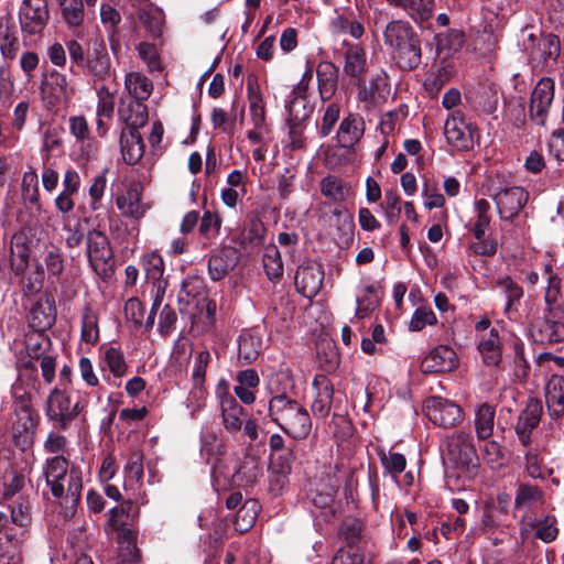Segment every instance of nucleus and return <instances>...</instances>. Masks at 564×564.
I'll return each instance as SVG.
<instances>
[{
  "label": "nucleus",
  "instance_id": "45",
  "mask_svg": "<svg viewBox=\"0 0 564 564\" xmlns=\"http://www.w3.org/2000/svg\"><path fill=\"white\" fill-rule=\"evenodd\" d=\"M496 411L489 403L480 404L475 411V430L479 440H487L494 433Z\"/></svg>",
  "mask_w": 564,
  "mask_h": 564
},
{
  "label": "nucleus",
  "instance_id": "36",
  "mask_svg": "<svg viewBox=\"0 0 564 564\" xmlns=\"http://www.w3.org/2000/svg\"><path fill=\"white\" fill-rule=\"evenodd\" d=\"M316 76L321 98L330 99L337 89V67L332 62H321L316 68Z\"/></svg>",
  "mask_w": 564,
  "mask_h": 564
},
{
  "label": "nucleus",
  "instance_id": "41",
  "mask_svg": "<svg viewBox=\"0 0 564 564\" xmlns=\"http://www.w3.org/2000/svg\"><path fill=\"white\" fill-rule=\"evenodd\" d=\"M30 247L24 232H17L11 239V267L15 273H22L28 267Z\"/></svg>",
  "mask_w": 564,
  "mask_h": 564
},
{
  "label": "nucleus",
  "instance_id": "54",
  "mask_svg": "<svg viewBox=\"0 0 564 564\" xmlns=\"http://www.w3.org/2000/svg\"><path fill=\"white\" fill-rule=\"evenodd\" d=\"M286 109L289 112V122L295 124H301L312 113V108L308 106L305 97L295 96L290 100Z\"/></svg>",
  "mask_w": 564,
  "mask_h": 564
},
{
  "label": "nucleus",
  "instance_id": "2",
  "mask_svg": "<svg viewBox=\"0 0 564 564\" xmlns=\"http://www.w3.org/2000/svg\"><path fill=\"white\" fill-rule=\"evenodd\" d=\"M43 474L52 495L59 499L62 505L74 509L79 503L83 476L78 466L68 468V463L63 456H55L46 460Z\"/></svg>",
  "mask_w": 564,
  "mask_h": 564
},
{
  "label": "nucleus",
  "instance_id": "12",
  "mask_svg": "<svg viewBox=\"0 0 564 564\" xmlns=\"http://www.w3.org/2000/svg\"><path fill=\"white\" fill-rule=\"evenodd\" d=\"M554 99V82L549 77L541 78L531 94L529 112L531 119L544 126Z\"/></svg>",
  "mask_w": 564,
  "mask_h": 564
},
{
  "label": "nucleus",
  "instance_id": "3",
  "mask_svg": "<svg viewBox=\"0 0 564 564\" xmlns=\"http://www.w3.org/2000/svg\"><path fill=\"white\" fill-rule=\"evenodd\" d=\"M269 415L293 438L303 440L311 432L312 422L306 409L285 393H280L279 390H275V394L269 401Z\"/></svg>",
  "mask_w": 564,
  "mask_h": 564
},
{
  "label": "nucleus",
  "instance_id": "13",
  "mask_svg": "<svg viewBox=\"0 0 564 564\" xmlns=\"http://www.w3.org/2000/svg\"><path fill=\"white\" fill-rule=\"evenodd\" d=\"M15 419L12 423V436L15 445L30 446L37 425V415L26 402L21 403L14 411Z\"/></svg>",
  "mask_w": 564,
  "mask_h": 564
},
{
  "label": "nucleus",
  "instance_id": "28",
  "mask_svg": "<svg viewBox=\"0 0 564 564\" xmlns=\"http://www.w3.org/2000/svg\"><path fill=\"white\" fill-rule=\"evenodd\" d=\"M344 52V73L352 78H361L367 72V55L365 48L359 44L343 42Z\"/></svg>",
  "mask_w": 564,
  "mask_h": 564
},
{
  "label": "nucleus",
  "instance_id": "18",
  "mask_svg": "<svg viewBox=\"0 0 564 564\" xmlns=\"http://www.w3.org/2000/svg\"><path fill=\"white\" fill-rule=\"evenodd\" d=\"M56 319L54 296L44 293L34 302L29 313V325L35 332H45L51 328Z\"/></svg>",
  "mask_w": 564,
  "mask_h": 564
},
{
  "label": "nucleus",
  "instance_id": "61",
  "mask_svg": "<svg viewBox=\"0 0 564 564\" xmlns=\"http://www.w3.org/2000/svg\"><path fill=\"white\" fill-rule=\"evenodd\" d=\"M329 223L344 235H351L355 228L352 216L341 207H336L329 216Z\"/></svg>",
  "mask_w": 564,
  "mask_h": 564
},
{
  "label": "nucleus",
  "instance_id": "63",
  "mask_svg": "<svg viewBox=\"0 0 564 564\" xmlns=\"http://www.w3.org/2000/svg\"><path fill=\"white\" fill-rule=\"evenodd\" d=\"M384 215L389 224H395L401 214V199L393 189L387 191L384 194Z\"/></svg>",
  "mask_w": 564,
  "mask_h": 564
},
{
  "label": "nucleus",
  "instance_id": "55",
  "mask_svg": "<svg viewBox=\"0 0 564 564\" xmlns=\"http://www.w3.org/2000/svg\"><path fill=\"white\" fill-rule=\"evenodd\" d=\"M142 267L148 280L161 282L164 274V262L159 253H147L142 259Z\"/></svg>",
  "mask_w": 564,
  "mask_h": 564
},
{
  "label": "nucleus",
  "instance_id": "7",
  "mask_svg": "<svg viewBox=\"0 0 564 564\" xmlns=\"http://www.w3.org/2000/svg\"><path fill=\"white\" fill-rule=\"evenodd\" d=\"M87 256L93 270L101 278L111 273L112 250L108 237L100 230L87 235Z\"/></svg>",
  "mask_w": 564,
  "mask_h": 564
},
{
  "label": "nucleus",
  "instance_id": "14",
  "mask_svg": "<svg viewBox=\"0 0 564 564\" xmlns=\"http://www.w3.org/2000/svg\"><path fill=\"white\" fill-rule=\"evenodd\" d=\"M542 413V402L539 399L530 398L514 425V432L523 447H529L532 444L531 435L533 430L538 427Z\"/></svg>",
  "mask_w": 564,
  "mask_h": 564
},
{
  "label": "nucleus",
  "instance_id": "43",
  "mask_svg": "<svg viewBox=\"0 0 564 564\" xmlns=\"http://www.w3.org/2000/svg\"><path fill=\"white\" fill-rule=\"evenodd\" d=\"M390 95V86L386 74L376 75L360 93L362 101H370L371 104H380L386 101Z\"/></svg>",
  "mask_w": 564,
  "mask_h": 564
},
{
  "label": "nucleus",
  "instance_id": "10",
  "mask_svg": "<svg viewBox=\"0 0 564 564\" xmlns=\"http://www.w3.org/2000/svg\"><path fill=\"white\" fill-rule=\"evenodd\" d=\"M423 410L433 424L444 429L453 427L462 421L460 406L442 397L426 399Z\"/></svg>",
  "mask_w": 564,
  "mask_h": 564
},
{
  "label": "nucleus",
  "instance_id": "1",
  "mask_svg": "<svg viewBox=\"0 0 564 564\" xmlns=\"http://www.w3.org/2000/svg\"><path fill=\"white\" fill-rule=\"evenodd\" d=\"M547 282L544 292L545 308L542 316L531 321L530 333L535 343L552 345L564 341V305L558 303L561 282L558 276L546 267L543 274Z\"/></svg>",
  "mask_w": 564,
  "mask_h": 564
},
{
  "label": "nucleus",
  "instance_id": "21",
  "mask_svg": "<svg viewBox=\"0 0 564 564\" xmlns=\"http://www.w3.org/2000/svg\"><path fill=\"white\" fill-rule=\"evenodd\" d=\"M239 261V252L231 246H224L210 254L208 274L213 281L224 279Z\"/></svg>",
  "mask_w": 564,
  "mask_h": 564
},
{
  "label": "nucleus",
  "instance_id": "58",
  "mask_svg": "<svg viewBox=\"0 0 564 564\" xmlns=\"http://www.w3.org/2000/svg\"><path fill=\"white\" fill-rule=\"evenodd\" d=\"M44 332H35L31 335H28L25 338V349L28 355L32 359H40L43 356H47L45 352V347L50 345L48 338L43 334Z\"/></svg>",
  "mask_w": 564,
  "mask_h": 564
},
{
  "label": "nucleus",
  "instance_id": "60",
  "mask_svg": "<svg viewBox=\"0 0 564 564\" xmlns=\"http://www.w3.org/2000/svg\"><path fill=\"white\" fill-rule=\"evenodd\" d=\"M436 323L437 318L434 312L430 307L422 306L414 311L409 327L412 332H420L425 326H432Z\"/></svg>",
  "mask_w": 564,
  "mask_h": 564
},
{
  "label": "nucleus",
  "instance_id": "31",
  "mask_svg": "<svg viewBox=\"0 0 564 564\" xmlns=\"http://www.w3.org/2000/svg\"><path fill=\"white\" fill-rule=\"evenodd\" d=\"M478 350L487 366H497L502 358V343L497 328L480 335Z\"/></svg>",
  "mask_w": 564,
  "mask_h": 564
},
{
  "label": "nucleus",
  "instance_id": "53",
  "mask_svg": "<svg viewBox=\"0 0 564 564\" xmlns=\"http://www.w3.org/2000/svg\"><path fill=\"white\" fill-rule=\"evenodd\" d=\"M12 523L24 528L31 522V506L28 497L18 495L17 499L9 505Z\"/></svg>",
  "mask_w": 564,
  "mask_h": 564
},
{
  "label": "nucleus",
  "instance_id": "42",
  "mask_svg": "<svg viewBox=\"0 0 564 564\" xmlns=\"http://www.w3.org/2000/svg\"><path fill=\"white\" fill-rule=\"evenodd\" d=\"M124 86L133 101L143 102L153 90L152 82L142 73L131 72L126 75Z\"/></svg>",
  "mask_w": 564,
  "mask_h": 564
},
{
  "label": "nucleus",
  "instance_id": "40",
  "mask_svg": "<svg viewBox=\"0 0 564 564\" xmlns=\"http://www.w3.org/2000/svg\"><path fill=\"white\" fill-rule=\"evenodd\" d=\"M262 349V338L253 330H243L238 339V356L246 364L254 361Z\"/></svg>",
  "mask_w": 564,
  "mask_h": 564
},
{
  "label": "nucleus",
  "instance_id": "25",
  "mask_svg": "<svg viewBox=\"0 0 564 564\" xmlns=\"http://www.w3.org/2000/svg\"><path fill=\"white\" fill-rule=\"evenodd\" d=\"M24 477L12 466L7 455L0 454V496L4 500L12 499L24 486Z\"/></svg>",
  "mask_w": 564,
  "mask_h": 564
},
{
  "label": "nucleus",
  "instance_id": "22",
  "mask_svg": "<svg viewBox=\"0 0 564 564\" xmlns=\"http://www.w3.org/2000/svg\"><path fill=\"white\" fill-rule=\"evenodd\" d=\"M295 285L305 297H314L322 288L324 272L315 263L300 265L295 273Z\"/></svg>",
  "mask_w": 564,
  "mask_h": 564
},
{
  "label": "nucleus",
  "instance_id": "64",
  "mask_svg": "<svg viewBox=\"0 0 564 564\" xmlns=\"http://www.w3.org/2000/svg\"><path fill=\"white\" fill-rule=\"evenodd\" d=\"M105 364L116 377H121L126 372L127 365L123 355L117 348L110 347L106 350Z\"/></svg>",
  "mask_w": 564,
  "mask_h": 564
},
{
  "label": "nucleus",
  "instance_id": "50",
  "mask_svg": "<svg viewBox=\"0 0 564 564\" xmlns=\"http://www.w3.org/2000/svg\"><path fill=\"white\" fill-rule=\"evenodd\" d=\"M436 48L440 53L445 52L446 55L457 52L464 44L465 35L460 30L452 29L446 32L438 33L435 36Z\"/></svg>",
  "mask_w": 564,
  "mask_h": 564
},
{
  "label": "nucleus",
  "instance_id": "57",
  "mask_svg": "<svg viewBox=\"0 0 564 564\" xmlns=\"http://www.w3.org/2000/svg\"><path fill=\"white\" fill-rule=\"evenodd\" d=\"M379 456L384 470L394 478L404 471L406 467V459L403 454L380 451Z\"/></svg>",
  "mask_w": 564,
  "mask_h": 564
},
{
  "label": "nucleus",
  "instance_id": "29",
  "mask_svg": "<svg viewBox=\"0 0 564 564\" xmlns=\"http://www.w3.org/2000/svg\"><path fill=\"white\" fill-rule=\"evenodd\" d=\"M365 133V121L357 115H348L337 130V142L341 148H352Z\"/></svg>",
  "mask_w": 564,
  "mask_h": 564
},
{
  "label": "nucleus",
  "instance_id": "51",
  "mask_svg": "<svg viewBox=\"0 0 564 564\" xmlns=\"http://www.w3.org/2000/svg\"><path fill=\"white\" fill-rule=\"evenodd\" d=\"M263 267L270 280H278L283 275V262L275 245L265 246Z\"/></svg>",
  "mask_w": 564,
  "mask_h": 564
},
{
  "label": "nucleus",
  "instance_id": "46",
  "mask_svg": "<svg viewBox=\"0 0 564 564\" xmlns=\"http://www.w3.org/2000/svg\"><path fill=\"white\" fill-rule=\"evenodd\" d=\"M323 196L334 203L344 202L350 194V188L341 178L335 175H327L319 182Z\"/></svg>",
  "mask_w": 564,
  "mask_h": 564
},
{
  "label": "nucleus",
  "instance_id": "4",
  "mask_svg": "<svg viewBox=\"0 0 564 564\" xmlns=\"http://www.w3.org/2000/svg\"><path fill=\"white\" fill-rule=\"evenodd\" d=\"M487 193L495 200L500 219L508 221L522 210L529 197L523 187L511 185L500 175L489 177Z\"/></svg>",
  "mask_w": 564,
  "mask_h": 564
},
{
  "label": "nucleus",
  "instance_id": "44",
  "mask_svg": "<svg viewBox=\"0 0 564 564\" xmlns=\"http://www.w3.org/2000/svg\"><path fill=\"white\" fill-rule=\"evenodd\" d=\"M399 9H402L415 23L429 21L435 10V0H400Z\"/></svg>",
  "mask_w": 564,
  "mask_h": 564
},
{
  "label": "nucleus",
  "instance_id": "20",
  "mask_svg": "<svg viewBox=\"0 0 564 564\" xmlns=\"http://www.w3.org/2000/svg\"><path fill=\"white\" fill-rule=\"evenodd\" d=\"M458 365L455 350L446 345H440L432 349L421 362V369L425 373L448 372Z\"/></svg>",
  "mask_w": 564,
  "mask_h": 564
},
{
  "label": "nucleus",
  "instance_id": "27",
  "mask_svg": "<svg viewBox=\"0 0 564 564\" xmlns=\"http://www.w3.org/2000/svg\"><path fill=\"white\" fill-rule=\"evenodd\" d=\"M267 228L260 218L253 217L235 238L243 252H251L263 245Z\"/></svg>",
  "mask_w": 564,
  "mask_h": 564
},
{
  "label": "nucleus",
  "instance_id": "37",
  "mask_svg": "<svg viewBox=\"0 0 564 564\" xmlns=\"http://www.w3.org/2000/svg\"><path fill=\"white\" fill-rule=\"evenodd\" d=\"M210 354L208 350H202L197 354L195 365L193 368V390L191 395L197 400V406H202L206 391L204 389L206 368L210 361Z\"/></svg>",
  "mask_w": 564,
  "mask_h": 564
},
{
  "label": "nucleus",
  "instance_id": "39",
  "mask_svg": "<svg viewBox=\"0 0 564 564\" xmlns=\"http://www.w3.org/2000/svg\"><path fill=\"white\" fill-rule=\"evenodd\" d=\"M117 532L118 543L120 544L119 556L122 563H137L140 558V551L135 543V533L129 528L128 523L115 530Z\"/></svg>",
  "mask_w": 564,
  "mask_h": 564
},
{
  "label": "nucleus",
  "instance_id": "35",
  "mask_svg": "<svg viewBox=\"0 0 564 564\" xmlns=\"http://www.w3.org/2000/svg\"><path fill=\"white\" fill-rule=\"evenodd\" d=\"M120 149L122 159L127 164H137L144 154V144L140 132H121Z\"/></svg>",
  "mask_w": 564,
  "mask_h": 564
},
{
  "label": "nucleus",
  "instance_id": "11",
  "mask_svg": "<svg viewBox=\"0 0 564 564\" xmlns=\"http://www.w3.org/2000/svg\"><path fill=\"white\" fill-rule=\"evenodd\" d=\"M524 47L529 54L530 61L536 64H545L555 62L560 56V40L554 34H541L536 36L533 33L528 35V43Z\"/></svg>",
  "mask_w": 564,
  "mask_h": 564
},
{
  "label": "nucleus",
  "instance_id": "56",
  "mask_svg": "<svg viewBox=\"0 0 564 564\" xmlns=\"http://www.w3.org/2000/svg\"><path fill=\"white\" fill-rule=\"evenodd\" d=\"M496 285L503 292L507 297V304L505 311L511 310L516 302H519L523 296L522 288L517 284L510 276L499 278L496 281Z\"/></svg>",
  "mask_w": 564,
  "mask_h": 564
},
{
  "label": "nucleus",
  "instance_id": "52",
  "mask_svg": "<svg viewBox=\"0 0 564 564\" xmlns=\"http://www.w3.org/2000/svg\"><path fill=\"white\" fill-rule=\"evenodd\" d=\"M543 500V491L536 485L520 484L514 498V508L532 507Z\"/></svg>",
  "mask_w": 564,
  "mask_h": 564
},
{
  "label": "nucleus",
  "instance_id": "17",
  "mask_svg": "<svg viewBox=\"0 0 564 564\" xmlns=\"http://www.w3.org/2000/svg\"><path fill=\"white\" fill-rule=\"evenodd\" d=\"M535 529V538L544 543L553 542L558 535V528L556 527V518L554 516L544 514L539 519L531 516H523L520 520V535L524 540L529 536L531 531Z\"/></svg>",
  "mask_w": 564,
  "mask_h": 564
},
{
  "label": "nucleus",
  "instance_id": "49",
  "mask_svg": "<svg viewBox=\"0 0 564 564\" xmlns=\"http://www.w3.org/2000/svg\"><path fill=\"white\" fill-rule=\"evenodd\" d=\"M454 74L452 65L448 63H442V65L435 70L430 72L426 75L424 87L431 96H436L443 86L449 82Z\"/></svg>",
  "mask_w": 564,
  "mask_h": 564
},
{
  "label": "nucleus",
  "instance_id": "34",
  "mask_svg": "<svg viewBox=\"0 0 564 564\" xmlns=\"http://www.w3.org/2000/svg\"><path fill=\"white\" fill-rule=\"evenodd\" d=\"M545 400L550 415L558 419L564 414V378L552 376L546 384Z\"/></svg>",
  "mask_w": 564,
  "mask_h": 564
},
{
  "label": "nucleus",
  "instance_id": "30",
  "mask_svg": "<svg viewBox=\"0 0 564 564\" xmlns=\"http://www.w3.org/2000/svg\"><path fill=\"white\" fill-rule=\"evenodd\" d=\"M118 116L127 124L126 131L139 132V129L148 122V107L140 101L121 102Z\"/></svg>",
  "mask_w": 564,
  "mask_h": 564
},
{
  "label": "nucleus",
  "instance_id": "24",
  "mask_svg": "<svg viewBox=\"0 0 564 564\" xmlns=\"http://www.w3.org/2000/svg\"><path fill=\"white\" fill-rule=\"evenodd\" d=\"M116 205L126 217L140 219L144 217L149 206L142 202V188L138 184L130 185L116 198Z\"/></svg>",
  "mask_w": 564,
  "mask_h": 564
},
{
  "label": "nucleus",
  "instance_id": "5",
  "mask_svg": "<svg viewBox=\"0 0 564 564\" xmlns=\"http://www.w3.org/2000/svg\"><path fill=\"white\" fill-rule=\"evenodd\" d=\"M83 406L79 401L72 403L62 388H54L46 400L48 421L58 430H65L78 416Z\"/></svg>",
  "mask_w": 564,
  "mask_h": 564
},
{
  "label": "nucleus",
  "instance_id": "38",
  "mask_svg": "<svg viewBox=\"0 0 564 564\" xmlns=\"http://www.w3.org/2000/svg\"><path fill=\"white\" fill-rule=\"evenodd\" d=\"M393 55L402 69H415L422 61V50L419 37L414 35L406 44H403L393 52Z\"/></svg>",
  "mask_w": 564,
  "mask_h": 564
},
{
  "label": "nucleus",
  "instance_id": "15",
  "mask_svg": "<svg viewBox=\"0 0 564 564\" xmlns=\"http://www.w3.org/2000/svg\"><path fill=\"white\" fill-rule=\"evenodd\" d=\"M227 382L220 381L217 392L220 401L223 424L229 433H237L245 422V410L227 391Z\"/></svg>",
  "mask_w": 564,
  "mask_h": 564
},
{
  "label": "nucleus",
  "instance_id": "19",
  "mask_svg": "<svg viewBox=\"0 0 564 564\" xmlns=\"http://www.w3.org/2000/svg\"><path fill=\"white\" fill-rule=\"evenodd\" d=\"M84 67L95 80H105L111 75V61L102 40L97 39L91 43Z\"/></svg>",
  "mask_w": 564,
  "mask_h": 564
},
{
  "label": "nucleus",
  "instance_id": "16",
  "mask_svg": "<svg viewBox=\"0 0 564 564\" xmlns=\"http://www.w3.org/2000/svg\"><path fill=\"white\" fill-rule=\"evenodd\" d=\"M43 99L47 108L53 109L66 104L73 94L65 74L53 70L42 85Z\"/></svg>",
  "mask_w": 564,
  "mask_h": 564
},
{
  "label": "nucleus",
  "instance_id": "59",
  "mask_svg": "<svg viewBox=\"0 0 564 564\" xmlns=\"http://www.w3.org/2000/svg\"><path fill=\"white\" fill-rule=\"evenodd\" d=\"M97 95V117H106L107 120H110L115 110V94L102 85L98 88Z\"/></svg>",
  "mask_w": 564,
  "mask_h": 564
},
{
  "label": "nucleus",
  "instance_id": "62",
  "mask_svg": "<svg viewBox=\"0 0 564 564\" xmlns=\"http://www.w3.org/2000/svg\"><path fill=\"white\" fill-rule=\"evenodd\" d=\"M543 458L538 448H530L524 455V470L529 477L538 479L542 478Z\"/></svg>",
  "mask_w": 564,
  "mask_h": 564
},
{
  "label": "nucleus",
  "instance_id": "9",
  "mask_svg": "<svg viewBox=\"0 0 564 564\" xmlns=\"http://www.w3.org/2000/svg\"><path fill=\"white\" fill-rule=\"evenodd\" d=\"M476 128L466 122L460 110L453 111L444 124V134L447 142L457 151H468L474 144Z\"/></svg>",
  "mask_w": 564,
  "mask_h": 564
},
{
  "label": "nucleus",
  "instance_id": "48",
  "mask_svg": "<svg viewBox=\"0 0 564 564\" xmlns=\"http://www.w3.org/2000/svg\"><path fill=\"white\" fill-rule=\"evenodd\" d=\"M260 505L254 499H249L242 503L236 513L234 525L236 531L243 533L253 527L256 523Z\"/></svg>",
  "mask_w": 564,
  "mask_h": 564
},
{
  "label": "nucleus",
  "instance_id": "33",
  "mask_svg": "<svg viewBox=\"0 0 564 564\" xmlns=\"http://www.w3.org/2000/svg\"><path fill=\"white\" fill-rule=\"evenodd\" d=\"M414 35L416 34L410 23L395 20L387 24L383 32V41L386 45L395 52L403 44H406L408 41L412 40Z\"/></svg>",
  "mask_w": 564,
  "mask_h": 564
},
{
  "label": "nucleus",
  "instance_id": "8",
  "mask_svg": "<svg viewBox=\"0 0 564 564\" xmlns=\"http://www.w3.org/2000/svg\"><path fill=\"white\" fill-rule=\"evenodd\" d=\"M50 20L47 0H23L19 9V22L23 33L41 34Z\"/></svg>",
  "mask_w": 564,
  "mask_h": 564
},
{
  "label": "nucleus",
  "instance_id": "32",
  "mask_svg": "<svg viewBox=\"0 0 564 564\" xmlns=\"http://www.w3.org/2000/svg\"><path fill=\"white\" fill-rule=\"evenodd\" d=\"M261 475L262 465L260 458L248 454L232 475V482L238 487L253 486Z\"/></svg>",
  "mask_w": 564,
  "mask_h": 564
},
{
  "label": "nucleus",
  "instance_id": "26",
  "mask_svg": "<svg viewBox=\"0 0 564 564\" xmlns=\"http://www.w3.org/2000/svg\"><path fill=\"white\" fill-rule=\"evenodd\" d=\"M448 451L453 458L467 468L477 459L476 449L473 444V436L469 433L458 432L453 434L448 441Z\"/></svg>",
  "mask_w": 564,
  "mask_h": 564
},
{
  "label": "nucleus",
  "instance_id": "23",
  "mask_svg": "<svg viewBox=\"0 0 564 564\" xmlns=\"http://www.w3.org/2000/svg\"><path fill=\"white\" fill-rule=\"evenodd\" d=\"M313 389L315 395L311 410L315 416L324 419L332 410L334 384L326 376L317 375L313 380Z\"/></svg>",
  "mask_w": 564,
  "mask_h": 564
},
{
  "label": "nucleus",
  "instance_id": "6",
  "mask_svg": "<svg viewBox=\"0 0 564 564\" xmlns=\"http://www.w3.org/2000/svg\"><path fill=\"white\" fill-rule=\"evenodd\" d=\"M247 93L251 122L253 129L248 131V139L252 143L261 142L269 133V126L265 118V106L260 91L257 78L250 76L247 82Z\"/></svg>",
  "mask_w": 564,
  "mask_h": 564
},
{
  "label": "nucleus",
  "instance_id": "47",
  "mask_svg": "<svg viewBox=\"0 0 564 564\" xmlns=\"http://www.w3.org/2000/svg\"><path fill=\"white\" fill-rule=\"evenodd\" d=\"M64 22L69 28H77L85 20V0H57Z\"/></svg>",
  "mask_w": 564,
  "mask_h": 564
}]
</instances>
